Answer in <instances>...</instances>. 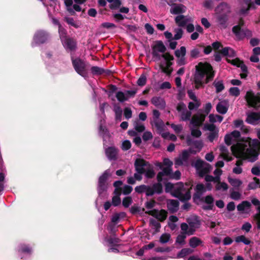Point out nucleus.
<instances>
[{"mask_svg":"<svg viewBox=\"0 0 260 260\" xmlns=\"http://www.w3.org/2000/svg\"><path fill=\"white\" fill-rule=\"evenodd\" d=\"M230 62L234 66L240 68L241 71L243 72V73L240 74L241 77L242 78H246V77L247 76V74H246V73L247 71V68L246 66L244 64L243 61L240 60L239 58H236L235 59H232Z\"/></svg>","mask_w":260,"mask_h":260,"instance_id":"nucleus-21","label":"nucleus"},{"mask_svg":"<svg viewBox=\"0 0 260 260\" xmlns=\"http://www.w3.org/2000/svg\"><path fill=\"white\" fill-rule=\"evenodd\" d=\"M235 241L237 243H243L245 245H247L250 244L251 243L250 240L249 239L247 238L244 235H241V236H238L236 237L235 238Z\"/></svg>","mask_w":260,"mask_h":260,"instance_id":"nucleus-43","label":"nucleus"},{"mask_svg":"<svg viewBox=\"0 0 260 260\" xmlns=\"http://www.w3.org/2000/svg\"><path fill=\"white\" fill-rule=\"evenodd\" d=\"M144 173L147 178H152L154 177L155 173L151 165L144 160Z\"/></svg>","mask_w":260,"mask_h":260,"instance_id":"nucleus-28","label":"nucleus"},{"mask_svg":"<svg viewBox=\"0 0 260 260\" xmlns=\"http://www.w3.org/2000/svg\"><path fill=\"white\" fill-rule=\"evenodd\" d=\"M147 81L146 76L144 74H142L139 77L137 81V84L139 86H143L146 84Z\"/></svg>","mask_w":260,"mask_h":260,"instance_id":"nucleus-61","label":"nucleus"},{"mask_svg":"<svg viewBox=\"0 0 260 260\" xmlns=\"http://www.w3.org/2000/svg\"><path fill=\"white\" fill-rule=\"evenodd\" d=\"M165 190L167 192L172 193L174 197L182 201H187L191 198L190 192L185 190L182 183L175 185L169 182L165 184Z\"/></svg>","mask_w":260,"mask_h":260,"instance_id":"nucleus-3","label":"nucleus"},{"mask_svg":"<svg viewBox=\"0 0 260 260\" xmlns=\"http://www.w3.org/2000/svg\"><path fill=\"white\" fill-rule=\"evenodd\" d=\"M219 150L221 152L220 156L225 160L229 161L232 159V156L230 154L227 148L225 146H220Z\"/></svg>","mask_w":260,"mask_h":260,"instance_id":"nucleus-34","label":"nucleus"},{"mask_svg":"<svg viewBox=\"0 0 260 260\" xmlns=\"http://www.w3.org/2000/svg\"><path fill=\"white\" fill-rule=\"evenodd\" d=\"M233 31L239 39H242L244 37H250L252 32L248 29H241L239 25H236L233 28Z\"/></svg>","mask_w":260,"mask_h":260,"instance_id":"nucleus-17","label":"nucleus"},{"mask_svg":"<svg viewBox=\"0 0 260 260\" xmlns=\"http://www.w3.org/2000/svg\"><path fill=\"white\" fill-rule=\"evenodd\" d=\"M216 14L228 15L230 12V7L226 3H221L216 8Z\"/></svg>","mask_w":260,"mask_h":260,"instance_id":"nucleus-32","label":"nucleus"},{"mask_svg":"<svg viewBox=\"0 0 260 260\" xmlns=\"http://www.w3.org/2000/svg\"><path fill=\"white\" fill-rule=\"evenodd\" d=\"M64 4L67 7V9L68 11L71 14L73 15L74 14V11L72 8L73 5V1L72 0H65Z\"/></svg>","mask_w":260,"mask_h":260,"instance_id":"nucleus-58","label":"nucleus"},{"mask_svg":"<svg viewBox=\"0 0 260 260\" xmlns=\"http://www.w3.org/2000/svg\"><path fill=\"white\" fill-rule=\"evenodd\" d=\"M173 165V162L171 161L169 158H165L163 160V163H158L157 165L161 170L162 171L166 168H172Z\"/></svg>","mask_w":260,"mask_h":260,"instance_id":"nucleus-41","label":"nucleus"},{"mask_svg":"<svg viewBox=\"0 0 260 260\" xmlns=\"http://www.w3.org/2000/svg\"><path fill=\"white\" fill-rule=\"evenodd\" d=\"M151 103L159 109H164L166 107V102L164 99L159 96H154L151 99Z\"/></svg>","mask_w":260,"mask_h":260,"instance_id":"nucleus-31","label":"nucleus"},{"mask_svg":"<svg viewBox=\"0 0 260 260\" xmlns=\"http://www.w3.org/2000/svg\"><path fill=\"white\" fill-rule=\"evenodd\" d=\"M246 4L247 5V8H242L241 9L239 13L240 15H245L248 13V11L251 7V4H250V1L251 0H243Z\"/></svg>","mask_w":260,"mask_h":260,"instance_id":"nucleus-54","label":"nucleus"},{"mask_svg":"<svg viewBox=\"0 0 260 260\" xmlns=\"http://www.w3.org/2000/svg\"><path fill=\"white\" fill-rule=\"evenodd\" d=\"M168 4L171 6L170 13L172 14H180L185 13L186 11V7L182 4Z\"/></svg>","mask_w":260,"mask_h":260,"instance_id":"nucleus-22","label":"nucleus"},{"mask_svg":"<svg viewBox=\"0 0 260 260\" xmlns=\"http://www.w3.org/2000/svg\"><path fill=\"white\" fill-rule=\"evenodd\" d=\"M186 48L184 46L180 47L179 49H177L175 52V55L177 57L185 56L186 54Z\"/></svg>","mask_w":260,"mask_h":260,"instance_id":"nucleus-55","label":"nucleus"},{"mask_svg":"<svg viewBox=\"0 0 260 260\" xmlns=\"http://www.w3.org/2000/svg\"><path fill=\"white\" fill-rule=\"evenodd\" d=\"M240 137V133L238 131H234L225 136L224 141L227 145H230L235 142H237Z\"/></svg>","mask_w":260,"mask_h":260,"instance_id":"nucleus-18","label":"nucleus"},{"mask_svg":"<svg viewBox=\"0 0 260 260\" xmlns=\"http://www.w3.org/2000/svg\"><path fill=\"white\" fill-rule=\"evenodd\" d=\"M209 121L211 123L216 122H221L223 120V117L218 115L211 114L209 116Z\"/></svg>","mask_w":260,"mask_h":260,"instance_id":"nucleus-48","label":"nucleus"},{"mask_svg":"<svg viewBox=\"0 0 260 260\" xmlns=\"http://www.w3.org/2000/svg\"><path fill=\"white\" fill-rule=\"evenodd\" d=\"M166 51V47L162 42H156L152 48V55L154 57L160 59L162 57L161 53H163Z\"/></svg>","mask_w":260,"mask_h":260,"instance_id":"nucleus-16","label":"nucleus"},{"mask_svg":"<svg viewBox=\"0 0 260 260\" xmlns=\"http://www.w3.org/2000/svg\"><path fill=\"white\" fill-rule=\"evenodd\" d=\"M228 180L230 184L234 187H239L242 184V181L239 179L229 177Z\"/></svg>","mask_w":260,"mask_h":260,"instance_id":"nucleus-46","label":"nucleus"},{"mask_svg":"<svg viewBox=\"0 0 260 260\" xmlns=\"http://www.w3.org/2000/svg\"><path fill=\"white\" fill-rule=\"evenodd\" d=\"M213 85L215 87L216 92L217 93L221 92L224 88L223 83L222 80H215L213 82Z\"/></svg>","mask_w":260,"mask_h":260,"instance_id":"nucleus-44","label":"nucleus"},{"mask_svg":"<svg viewBox=\"0 0 260 260\" xmlns=\"http://www.w3.org/2000/svg\"><path fill=\"white\" fill-rule=\"evenodd\" d=\"M234 124L235 127L240 128L241 130L244 133L248 132V129L243 125V121L242 120L237 119L234 121Z\"/></svg>","mask_w":260,"mask_h":260,"instance_id":"nucleus-42","label":"nucleus"},{"mask_svg":"<svg viewBox=\"0 0 260 260\" xmlns=\"http://www.w3.org/2000/svg\"><path fill=\"white\" fill-rule=\"evenodd\" d=\"M193 250L190 248H183L177 254L176 258H182L191 253Z\"/></svg>","mask_w":260,"mask_h":260,"instance_id":"nucleus-47","label":"nucleus"},{"mask_svg":"<svg viewBox=\"0 0 260 260\" xmlns=\"http://www.w3.org/2000/svg\"><path fill=\"white\" fill-rule=\"evenodd\" d=\"M114 111L115 114V118L119 121L121 119L122 110L119 106H115L114 108Z\"/></svg>","mask_w":260,"mask_h":260,"instance_id":"nucleus-56","label":"nucleus"},{"mask_svg":"<svg viewBox=\"0 0 260 260\" xmlns=\"http://www.w3.org/2000/svg\"><path fill=\"white\" fill-rule=\"evenodd\" d=\"M251 203L256 207V209L258 212L254 215V218L256 220L257 228L260 229V201L256 198H252Z\"/></svg>","mask_w":260,"mask_h":260,"instance_id":"nucleus-25","label":"nucleus"},{"mask_svg":"<svg viewBox=\"0 0 260 260\" xmlns=\"http://www.w3.org/2000/svg\"><path fill=\"white\" fill-rule=\"evenodd\" d=\"M171 238V236L169 234H162L159 239V241L162 244H165L169 241Z\"/></svg>","mask_w":260,"mask_h":260,"instance_id":"nucleus-62","label":"nucleus"},{"mask_svg":"<svg viewBox=\"0 0 260 260\" xmlns=\"http://www.w3.org/2000/svg\"><path fill=\"white\" fill-rule=\"evenodd\" d=\"M162 57L164 58L165 61L161 63L160 68L162 72L169 75L172 71V69L171 68L172 64L171 61L173 60L174 57L169 53L163 54Z\"/></svg>","mask_w":260,"mask_h":260,"instance_id":"nucleus-9","label":"nucleus"},{"mask_svg":"<svg viewBox=\"0 0 260 260\" xmlns=\"http://www.w3.org/2000/svg\"><path fill=\"white\" fill-rule=\"evenodd\" d=\"M107 1L110 3V8L111 9H118L121 5L120 0H107Z\"/></svg>","mask_w":260,"mask_h":260,"instance_id":"nucleus-49","label":"nucleus"},{"mask_svg":"<svg viewBox=\"0 0 260 260\" xmlns=\"http://www.w3.org/2000/svg\"><path fill=\"white\" fill-rule=\"evenodd\" d=\"M221 54L229 57H234L236 56L235 51L230 47H225L221 50Z\"/></svg>","mask_w":260,"mask_h":260,"instance_id":"nucleus-38","label":"nucleus"},{"mask_svg":"<svg viewBox=\"0 0 260 260\" xmlns=\"http://www.w3.org/2000/svg\"><path fill=\"white\" fill-rule=\"evenodd\" d=\"M132 190L133 188L132 186L128 185H125L121 188L120 192H122L124 194H128L132 192Z\"/></svg>","mask_w":260,"mask_h":260,"instance_id":"nucleus-63","label":"nucleus"},{"mask_svg":"<svg viewBox=\"0 0 260 260\" xmlns=\"http://www.w3.org/2000/svg\"><path fill=\"white\" fill-rule=\"evenodd\" d=\"M231 148L232 149L231 147ZM231 150H232L231 149ZM232 153L236 157L242 158V159H239L237 160L236 163V166L233 168V172L234 173H235L236 174H240L242 172V168L241 167L243 165L244 160H245L246 159L243 157H242L237 156L236 154H235L233 152H232ZM246 159L248 160L247 159Z\"/></svg>","mask_w":260,"mask_h":260,"instance_id":"nucleus-27","label":"nucleus"},{"mask_svg":"<svg viewBox=\"0 0 260 260\" xmlns=\"http://www.w3.org/2000/svg\"><path fill=\"white\" fill-rule=\"evenodd\" d=\"M186 235H187V234H185L184 232H183V233L179 235L176 240V243L177 244H179L180 245H183L185 244V239L186 237Z\"/></svg>","mask_w":260,"mask_h":260,"instance_id":"nucleus-51","label":"nucleus"},{"mask_svg":"<svg viewBox=\"0 0 260 260\" xmlns=\"http://www.w3.org/2000/svg\"><path fill=\"white\" fill-rule=\"evenodd\" d=\"M205 119V115L203 114L198 113L193 116L190 121L191 124L194 127L201 125Z\"/></svg>","mask_w":260,"mask_h":260,"instance_id":"nucleus-23","label":"nucleus"},{"mask_svg":"<svg viewBox=\"0 0 260 260\" xmlns=\"http://www.w3.org/2000/svg\"><path fill=\"white\" fill-rule=\"evenodd\" d=\"M197 172L200 177H203L208 173L211 170L210 164L201 159H197L193 164Z\"/></svg>","mask_w":260,"mask_h":260,"instance_id":"nucleus-7","label":"nucleus"},{"mask_svg":"<svg viewBox=\"0 0 260 260\" xmlns=\"http://www.w3.org/2000/svg\"><path fill=\"white\" fill-rule=\"evenodd\" d=\"M150 214L160 221H164L166 219L167 216V212L163 210L151 211Z\"/></svg>","mask_w":260,"mask_h":260,"instance_id":"nucleus-33","label":"nucleus"},{"mask_svg":"<svg viewBox=\"0 0 260 260\" xmlns=\"http://www.w3.org/2000/svg\"><path fill=\"white\" fill-rule=\"evenodd\" d=\"M110 175V173L109 170H106L103 175L100 176L99 178V181L100 183V186L102 187L103 186V188L106 187V181L108 179V177Z\"/></svg>","mask_w":260,"mask_h":260,"instance_id":"nucleus-39","label":"nucleus"},{"mask_svg":"<svg viewBox=\"0 0 260 260\" xmlns=\"http://www.w3.org/2000/svg\"><path fill=\"white\" fill-rule=\"evenodd\" d=\"M256 136L258 139L248 138L232 146L233 152L237 156L247 159L249 161H255L260 151V129H256Z\"/></svg>","mask_w":260,"mask_h":260,"instance_id":"nucleus-1","label":"nucleus"},{"mask_svg":"<svg viewBox=\"0 0 260 260\" xmlns=\"http://www.w3.org/2000/svg\"><path fill=\"white\" fill-rule=\"evenodd\" d=\"M251 206L249 202L245 201L239 204L237 208L238 211L242 213H248L250 212Z\"/></svg>","mask_w":260,"mask_h":260,"instance_id":"nucleus-30","label":"nucleus"},{"mask_svg":"<svg viewBox=\"0 0 260 260\" xmlns=\"http://www.w3.org/2000/svg\"><path fill=\"white\" fill-rule=\"evenodd\" d=\"M214 73L212 66L208 63L200 62L196 66L194 76L196 87L199 88L212 80Z\"/></svg>","mask_w":260,"mask_h":260,"instance_id":"nucleus-2","label":"nucleus"},{"mask_svg":"<svg viewBox=\"0 0 260 260\" xmlns=\"http://www.w3.org/2000/svg\"><path fill=\"white\" fill-rule=\"evenodd\" d=\"M135 190L138 193H145L147 196H151L155 193H160L162 191V186L160 182H158L152 186L146 185L137 186L135 187Z\"/></svg>","mask_w":260,"mask_h":260,"instance_id":"nucleus-4","label":"nucleus"},{"mask_svg":"<svg viewBox=\"0 0 260 260\" xmlns=\"http://www.w3.org/2000/svg\"><path fill=\"white\" fill-rule=\"evenodd\" d=\"M72 61L74 68L77 73L86 79L88 67L85 64V62L78 58L74 59L72 56Z\"/></svg>","mask_w":260,"mask_h":260,"instance_id":"nucleus-6","label":"nucleus"},{"mask_svg":"<svg viewBox=\"0 0 260 260\" xmlns=\"http://www.w3.org/2000/svg\"><path fill=\"white\" fill-rule=\"evenodd\" d=\"M246 100L249 106L260 107V93L255 94L252 90L248 91L245 95Z\"/></svg>","mask_w":260,"mask_h":260,"instance_id":"nucleus-10","label":"nucleus"},{"mask_svg":"<svg viewBox=\"0 0 260 260\" xmlns=\"http://www.w3.org/2000/svg\"><path fill=\"white\" fill-rule=\"evenodd\" d=\"M115 196L113 197L112 199V204L115 206H118L120 204L121 200L119 197L120 192H115Z\"/></svg>","mask_w":260,"mask_h":260,"instance_id":"nucleus-60","label":"nucleus"},{"mask_svg":"<svg viewBox=\"0 0 260 260\" xmlns=\"http://www.w3.org/2000/svg\"><path fill=\"white\" fill-rule=\"evenodd\" d=\"M176 23L180 27H184L188 23L192 21V18L189 16L179 15L175 18Z\"/></svg>","mask_w":260,"mask_h":260,"instance_id":"nucleus-20","label":"nucleus"},{"mask_svg":"<svg viewBox=\"0 0 260 260\" xmlns=\"http://www.w3.org/2000/svg\"><path fill=\"white\" fill-rule=\"evenodd\" d=\"M153 124L156 127V128L160 133L163 129L164 127V123L161 119L156 120L152 121Z\"/></svg>","mask_w":260,"mask_h":260,"instance_id":"nucleus-53","label":"nucleus"},{"mask_svg":"<svg viewBox=\"0 0 260 260\" xmlns=\"http://www.w3.org/2000/svg\"><path fill=\"white\" fill-rule=\"evenodd\" d=\"M202 241L199 238L196 237H193L190 239L189 244L191 247L196 248L202 244Z\"/></svg>","mask_w":260,"mask_h":260,"instance_id":"nucleus-45","label":"nucleus"},{"mask_svg":"<svg viewBox=\"0 0 260 260\" xmlns=\"http://www.w3.org/2000/svg\"><path fill=\"white\" fill-rule=\"evenodd\" d=\"M107 157L110 160H115L117 158L118 149L114 147H109L105 149Z\"/></svg>","mask_w":260,"mask_h":260,"instance_id":"nucleus-26","label":"nucleus"},{"mask_svg":"<svg viewBox=\"0 0 260 260\" xmlns=\"http://www.w3.org/2000/svg\"><path fill=\"white\" fill-rule=\"evenodd\" d=\"M229 107V105L228 101L223 100L218 103L216 106V110L218 113L224 114L227 112Z\"/></svg>","mask_w":260,"mask_h":260,"instance_id":"nucleus-29","label":"nucleus"},{"mask_svg":"<svg viewBox=\"0 0 260 260\" xmlns=\"http://www.w3.org/2000/svg\"><path fill=\"white\" fill-rule=\"evenodd\" d=\"M167 206L168 209L172 212L177 211L178 209V202L174 200H170L168 201Z\"/></svg>","mask_w":260,"mask_h":260,"instance_id":"nucleus-36","label":"nucleus"},{"mask_svg":"<svg viewBox=\"0 0 260 260\" xmlns=\"http://www.w3.org/2000/svg\"><path fill=\"white\" fill-rule=\"evenodd\" d=\"M215 189L217 191L223 192L228 189V184L225 182H221L220 180L215 182Z\"/></svg>","mask_w":260,"mask_h":260,"instance_id":"nucleus-37","label":"nucleus"},{"mask_svg":"<svg viewBox=\"0 0 260 260\" xmlns=\"http://www.w3.org/2000/svg\"><path fill=\"white\" fill-rule=\"evenodd\" d=\"M161 136L164 139H169L172 141H176L177 139V137L175 135L171 134L168 132L161 133Z\"/></svg>","mask_w":260,"mask_h":260,"instance_id":"nucleus-57","label":"nucleus"},{"mask_svg":"<svg viewBox=\"0 0 260 260\" xmlns=\"http://www.w3.org/2000/svg\"><path fill=\"white\" fill-rule=\"evenodd\" d=\"M246 122L250 124L257 125L260 123V111L247 114Z\"/></svg>","mask_w":260,"mask_h":260,"instance_id":"nucleus-19","label":"nucleus"},{"mask_svg":"<svg viewBox=\"0 0 260 260\" xmlns=\"http://www.w3.org/2000/svg\"><path fill=\"white\" fill-rule=\"evenodd\" d=\"M135 129L138 132H142L145 130V126L143 123L137 120L134 122Z\"/></svg>","mask_w":260,"mask_h":260,"instance_id":"nucleus-50","label":"nucleus"},{"mask_svg":"<svg viewBox=\"0 0 260 260\" xmlns=\"http://www.w3.org/2000/svg\"><path fill=\"white\" fill-rule=\"evenodd\" d=\"M177 110L179 113L181 120L187 121L190 119L191 112L186 109L185 104L179 103L177 106Z\"/></svg>","mask_w":260,"mask_h":260,"instance_id":"nucleus-13","label":"nucleus"},{"mask_svg":"<svg viewBox=\"0 0 260 260\" xmlns=\"http://www.w3.org/2000/svg\"><path fill=\"white\" fill-rule=\"evenodd\" d=\"M49 37V34L44 30H39L37 31L33 38L32 46L35 45H40L45 43Z\"/></svg>","mask_w":260,"mask_h":260,"instance_id":"nucleus-11","label":"nucleus"},{"mask_svg":"<svg viewBox=\"0 0 260 260\" xmlns=\"http://www.w3.org/2000/svg\"><path fill=\"white\" fill-rule=\"evenodd\" d=\"M216 15L218 22L221 25H224L228 20V15L216 14Z\"/></svg>","mask_w":260,"mask_h":260,"instance_id":"nucleus-52","label":"nucleus"},{"mask_svg":"<svg viewBox=\"0 0 260 260\" xmlns=\"http://www.w3.org/2000/svg\"><path fill=\"white\" fill-rule=\"evenodd\" d=\"M135 167L137 173L134 174V178L137 180H141L142 179V175L144 173V160L137 159Z\"/></svg>","mask_w":260,"mask_h":260,"instance_id":"nucleus-15","label":"nucleus"},{"mask_svg":"<svg viewBox=\"0 0 260 260\" xmlns=\"http://www.w3.org/2000/svg\"><path fill=\"white\" fill-rule=\"evenodd\" d=\"M136 93V91L133 90L119 91L116 92V97L119 102L122 103L127 101L130 98L134 96Z\"/></svg>","mask_w":260,"mask_h":260,"instance_id":"nucleus-14","label":"nucleus"},{"mask_svg":"<svg viewBox=\"0 0 260 260\" xmlns=\"http://www.w3.org/2000/svg\"><path fill=\"white\" fill-rule=\"evenodd\" d=\"M58 33L59 34L61 41L68 38L67 37V31L63 27H62L61 25H59V27H58Z\"/></svg>","mask_w":260,"mask_h":260,"instance_id":"nucleus-59","label":"nucleus"},{"mask_svg":"<svg viewBox=\"0 0 260 260\" xmlns=\"http://www.w3.org/2000/svg\"><path fill=\"white\" fill-rule=\"evenodd\" d=\"M196 151H193L192 149L190 148L188 150H184L178 158L175 160V165L176 167L179 166L188 165V160L190 153H196Z\"/></svg>","mask_w":260,"mask_h":260,"instance_id":"nucleus-12","label":"nucleus"},{"mask_svg":"<svg viewBox=\"0 0 260 260\" xmlns=\"http://www.w3.org/2000/svg\"><path fill=\"white\" fill-rule=\"evenodd\" d=\"M187 222L188 224L186 223H182L181 224V229L188 235H191L193 234L196 229L200 227V221L196 217H192L189 218Z\"/></svg>","mask_w":260,"mask_h":260,"instance_id":"nucleus-5","label":"nucleus"},{"mask_svg":"<svg viewBox=\"0 0 260 260\" xmlns=\"http://www.w3.org/2000/svg\"><path fill=\"white\" fill-rule=\"evenodd\" d=\"M165 176L170 179H179L181 176V173L179 171L173 173L172 168H166L163 171L160 172L157 175V180L158 182L161 183L164 179Z\"/></svg>","mask_w":260,"mask_h":260,"instance_id":"nucleus-8","label":"nucleus"},{"mask_svg":"<svg viewBox=\"0 0 260 260\" xmlns=\"http://www.w3.org/2000/svg\"><path fill=\"white\" fill-rule=\"evenodd\" d=\"M105 241L110 245H116L119 242V239L115 237L106 238Z\"/></svg>","mask_w":260,"mask_h":260,"instance_id":"nucleus-64","label":"nucleus"},{"mask_svg":"<svg viewBox=\"0 0 260 260\" xmlns=\"http://www.w3.org/2000/svg\"><path fill=\"white\" fill-rule=\"evenodd\" d=\"M66 22L70 25L75 27V28H79L81 25V23L79 21L75 20L72 17H66L64 18Z\"/></svg>","mask_w":260,"mask_h":260,"instance_id":"nucleus-40","label":"nucleus"},{"mask_svg":"<svg viewBox=\"0 0 260 260\" xmlns=\"http://www.w3.org/2000/svg\"><path fill=\"white\" fill-rule=\"evenodd\" d=\"M64 48L67 51H74L76 48V43L72 39L67 38L61 41Z\"/></svg>","mask_w":260,"mask_h":260,"instance_id":"nucleus-24","label":"nucleus"},{"mask_svg":"<svg viewBox=\"0 0 260 260\" xmlns=\"http://www.w3.org/2000/svg\"><path fill=\"white\" fill-rule=\"evenodd\" d=\"M18 251L20 253L30 254L32 252V248L29 245L25 243L20 244L17 247Z\"/></svg>","mask_w":260,"mask_h":260,"instance_id":"nucleus-35","label":"nucleus"}]
</instances>
